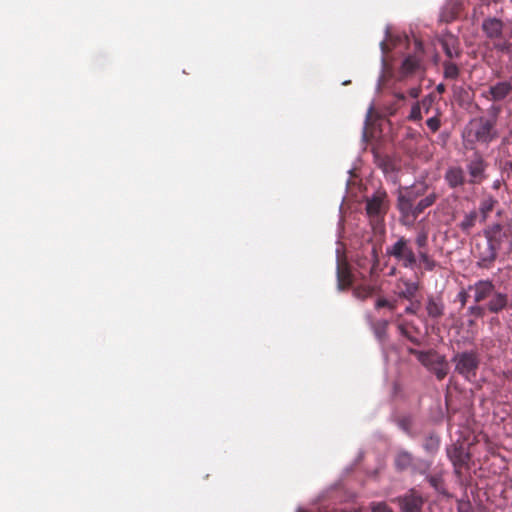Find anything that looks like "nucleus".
<instances>
[{
  "label": "nucleus",
  "instance_id": "41",
  "mask_svg": "<svg viewBox=\"0 0 512 512\" xmlns=\"http://www.w3.org/2000/svg\"><path fill=\"white\" fill-rule=\"evenodd\" d=\"M371 512H393L385 502L372 503Z\"/></svg>",
  "mask_w": 512,
  "mask_h": 512
},
{
  "label": "nucleus",
  "instance_id": "28",
  "mask_svg": "<svg viewBox=\"0 0 512 512\" xmlns=\"http://www.w3.org/2000/svg\"><path fill=\"white\" fill-rule=\"evenodd\" d=\"M443 74L446 79L455 80L460 74L459 66L453 60H445L443 62Z\"/></svg>",
  "mask_w": 512,
  "mask_h": 512
},
{
  "label": "nucleus",
  "instance_id": "36",
  "mask_svg": "<svg viewBox=\"0 0 512 512\" xmlns=\"http://www.w3.org/2000/svg\"><path fill=\"white\" fill-rule=\"evenodd\" d=\"M375 307L377 309H380V308H388L389 310L393 311L396 309L397 307V301L394 300V301H389L385 298H379L376 303H375Z\"/></svg>",
  "mask_w": 512,
  "mask_h": 512
},
{
  "label": "nucleus",
  "instance_id": "23",
  "mask_svg": "<svg viewBox=\"0 0 512 512\" xmlns=\"http://www.w3.org/2000/svg\"><path fill=\"white\" fill-rule=\"evenodd\" d=\"M448 456L455 468H461L469 461V455L465 453L462 447L454 446L452 450L448 451Z\"/></svg>",
  "mask_w": 512,
  "mask_h": 512
},
{
  "label": "nucleus",
  "instance_id": "34",
  "mask_svg": "<svg viewBox=\"0 0 512 512\" xmlns=\"http://www.w3.org/2000/svg\"><path fill=\"white\" fill-rule=\"evenodd\" d=\"M502 112V107L496 103H493L488 109L487 113L489 115V118H486V120H493L494 124H497V119L499 115Z\"/></svg>",
  "mask_w": 512,
  "mask_h": 512
},
{
  "label": "nucleus",
  "instance_id": "10",
  "mask_svg": "<svg viewBox=\"0 0 512 512\" xmlns=\"http://www.w3.org/2000/svg\"><path fill=\"white\" fill-rule=\"evenodd\" d=\"M395 502L403 512H421L425 499L415 488H410L404 495L397 497Z\"/></svg>",
  "mask_w": 512,
  "mask_h": 512
},
{
  "label": "nucleus",
  "instance_id": "14",
  "mask_svg": "<svg viewBox=\"0 0 512 512\" xmlns=\"http://www.w3.org/2000/svg\"><path fill=\"white\" fill-rule=\"evenodd\" d=\"M446 185L451 190H460L468 183L464 169L459 165L449 166L443 175Z\"/></svg>",
  "mask_w": 512,
  "mask_h": 512
},
{
  "label": "nucleus",
  "instance_id": "11",
  "mask_svg": "<svg viewBox=\"0 0 512 512\" xmlns=\"http://www.w3.org/2000/svg\"><path fill=\"white\" fill-rule=\"evenodd\" d=\"M437 40L447 57L446 60H455L462 56L460 41L458 37L452 34L450 31L445 30L444 32H442L437 37Z\"/></svg>",
  "mask_w": 512,
  "mask_h": 512
},
{
  "label": "nucleus",
  "instance_id": "27",
  "mask_svg": "<svg viewBox=\"0 0 512 512\" xmlns=\"http://www.w3.org/2000/svg\"><path fill=\"white\" fill-rule=\"evenodd\" d=\"M478 214L476 211H471L465 214L463 220L458 224L462 232L469 234L471 229L476 225Z\"/></svg>",
  "mask_w": 512,
  "mask_h": 512
},
{
  "label": "nucleus",
  "instance_id": "35",
  "mask_svg": "<svg viewBox=\"0 0 512 512\" xmlns=\"http://www.w3.org/2000/svg\"><path fill=\"white\" fill-rule=\"evenodd\" d=\"M415 244L418 247V250L426 248L428 244V233L425 230H421L415 239Z\"/></svg>",
  "mask_w": 512,
  "mask_h": 512
},
{
  "label": "nucleus",
  "instance_id": "17",
  "mask_svg": "<svg viewBox=\"0 0 512 512\" xmlns=\"http://www.w3.org/2000/svg\"><path fill=\"white\" fill-rule=\"evenodd\" d=\"M481 30L487 40L497 37L505 31V23L495 16H489L482 21Z\"/></svg>",
  "mask_w": 512,
  "mask_h": 512
},
{
  "label": "nucleus",
  "instance_id": "21",
  "mask_svg": "<svg viewBox=\"0 0 512 512\" xmlns=\"http://www.w3.org/2000/svg\"><path fill=\"white\" fill-rule=\"evenodd\" d=\"M366 211L370 217L379 218L385 214L384 201L382 197L375 196L366 203Z\"/></svg>",
  "mask_w": 512,
  "mask_h": 512
},
{
  "label": "nucleus",
  "instance_id": "53",
  "mask_svg": "<svg viewBox=\"0 0 512 512\" xmlns=\"http://www.w3.org/2000/svg\"><path fill=\"white\" fill-rule=\"evenodd\" d=\"M395 97H396L398 100H400V101H404V100H405V98H406V97H405V95H404L403 93H401V92H399V93H395Z\"/></svg>",
  "mask_w": 512,
  "mask_h": 512
},
{
  "label": "nucleus",
  "instance_id": "6",
  "mask_svg": "<svg viewBox=\"0 0 512 512\" xmlns=\"http://www.w3.org/2000/svg\"><path fill=\"white\" fill-rule=\"evenodd\" d=\"M435 190L429 191L410 207V211L404 210L400 213L399 222L406 227H412L417 218L429 207L433 206L438 199Z\"/></svg>",
  "mask_w": 512,
  "mask_h": 512
},
{
  "label": "nucleus",
  "instance_id": "24",
  "mask_svg": "<svg viewBox=\"0 0 512 512\" xmlns=\"http://www.w3.org/2000/svg\"><path fill=\"white\" fill-rule=\"evenodd\" d=\"M428 483L435 489L436 492L439 494L445 495L446 489L444 485V478L443 474L441 472L435 473V474H428L424 475Z\"/></svg>",
  "mask_w": 512,
  "mask_h": 512
},
{
  "label": "nucleus",
  "instance_id": "51",
  "mask_svg": "<svg viewBox=\"0 0 512 512\" xmlns=\"http://www.w3.org/2000/svg\"><path fill=\"white\" fill-rule=\"evenodd\" d=\"M407 339H408L409 341H411L412 343L416 344V345H419V344H420V341H419L416 337H413V336H411V335H408V336H407Z\"/></svg>",
  "mask_w": 512,
  "mask_h": 512
},
{
  "label": "nucleus",
  "instance_id": "45",
  "mask_svg": "<svg viewBox=\"0 0 512 512\" xmlns=\"http://www.w3.org/2000/svg\"><path fill=\"white\" fill-rule=\"evenodd\" d=\"M418 257L421 263L426 262L428 259L431 258L427 251H425L424 249L418 250Z\"/></svg>",
  "mask_w": 512,
  "mask_h": 512
},
{
  "label": "nucleus",
  "instance_id": "9",
  "mask_svg": "<svg viewBox=\"0 0 512 512\" xmlns=\"http://www.w3.org/2000/svg\"><path fill=\"white\" fill-rule=\"evenodd\" d=\"M489 164L483 157V155L475 151L466 160V169L468 172V184L479 185L487 179V168Z\"/></svg>",
  "mask_w": 512,
  "mask_h": 512
},
{
  "label": "nucleus",
  "instance_id": "49",
  "mask_svg": "<svg viewBox=\"0 0 512 512\" xmlns=\"http://www.w3.org/2000/svg\"><path fill=\"white\" fill-rule=\"evenodd\" d=\"M445 85L443 83H440L436 86V91L439 93V94H442L445 92Z\"/></svg>",
  "mask_w": 512,
  "mask_h": 512
},
{
  "label": "nucleus",
  "instance_id": "48",
  "mask_svg": "<svg viewBox=\"0 0 512 512\" xmlns=\"http://www.w3.org/2000/svg\"><path fill=\"white\" fill-rule=\"evenodd\" d=\"M420 94V89L419 88H412L409 90V95L412 97V98H418Z\"/></svg>",
  "mask_w": 512,
  "mask_h": 512
},
{
  "label": "nucleus",
  "instance_id": "55",
  "mask_svg": "<svg viewBox=\"0 0 512 512\" xmlns=\"http://www.w3.org/2000/svg\"><path fill=\"white\" fill-rule=\"evenodd\" d=\"M500 230H501L500 225H496V226L494 227V233H495L496 231H500Z\"/></svg>",
  "mask_w": 512,
  "mask_h": 512
},
{
  "label": "nucleus",
  "instance_id": "4",
  "mask_svg": "<svg viewBox=\"0 0 512 512\" xmlns=\"http://www.w3.org/2000/svg\"><path fill=\"white\" fill-rule=\"evenodd\" d=\"M417 360L430 372L434 373L438 380H443L448 374V363L444 356L439 355L435 350L420 351L414 348L408 349Z\"/></svg>",
  "mask_w": 512,
  "mask_h": 512
},
{
  "label": "nucleus",
  "instance_id": "33",
  "mask_svg": "<svg viewBox=\"0 0 512 512\" xmlns=\"http://www.w3.org/2000/svg\"><path fill=\"white\" fill-rule=\"evenodd\" d=\"M422 118H423V116H422L421 106L418 101L412 106L407 119L412 122H419L422 120Z\"/></svg>",
  "mask_w": 512,
  "mask_h": 512
},
{
  "label": "nucleus",
  "instance_id": "3",
  "mask_svg": "<svg viewBox=\"0 0 512 512\" xmlns=\"http://www.w3.org/2000/svg\"><path fill=\"white\" fill-rule=\"evenodd\" d=\"M393 465L399 473L409 471L412 475H426L430 470L431 462L417 458L407 450L400 449L394 455Z\"/></svg>",
  "mask_w": 512,
  "mask_h": 512
},
{
  "label": "nucleus",
  "instance_id": "38",
  "mask_svg": "<svg viewBox=\"0 0 512 512\" xmlns=\"http://www.w3.org/2000/svg\"><path fill=\"white\" fill-rule=\"evenodd\" d=\"M486 310L485 306L473 305L468 308V313L474 317L481 318L485 315Z\"/></svg>",
  "mask_w": 512,
  "mask_h": 512
},
{
  "label": "nucleus",
  "instance_id": "31",
  "mask_svg": "<svg viewBox=\"0 0 512 512\" xmlns=\"http://www.w3.org/2000/svg\"><path fill=\"white\" fill-rule=\"evenodd\" d=\"M375 288L370 285L358 286L354 289L353 293L355 297L359 299H366L373 295Z\"/></svg>",
  "mask_w": 512,
  "mask_h": 512
},
{
  "label": "nucleus",
  "instance_id": "44",
  "mask_svg": "<svg viewBox=\"0 0 512 512\" xmlns=\"http://www.w3.org/2000/svg\"><path fill=\"white\" fill-rule=\"evenodd\" d=\"M457 298L460 301L461 306H465V304L467 303L468 294L466 291L462 290L458 293Z\"/></svg>",
  "mask_w": 512,
  "mask_h": 512
},
{
  "label": "nucleus",
  "instance_id": "12",
  "mask_svg": "<svg viewBox=\"0 0 512 512\" xmlns=\"http://www.w3.org/2000/svg\"><path fill=\"white\" fill-rule=\"evenodd\" d=\"M512 93L510 81H499L491 84L487 90L481 92V97L487 101L498 103L504 101Z\"/></svg>",
  "mask_w": 512,
  "mask_h": 512
},
{
  "label": "nucleus",
  "instance_id": "29",
  "mask_svg": "<svg viewBox=\"0 0 512 512\" xmlns=\"http://www.w3.org/2000/svg\"><path fill=\"white\" fill-rule=\"evenodd\" d=\"M389 322L387 320H379L373 324V331L379 341H384L387 338V329Z\"/></svg>",
  "mask_w": 512,
  "mask_h": 512
},
{
  "label": "nucleus",
  "instance_id": "19",
  "mask_svg": "<svg viewBox=\"0 0 512 512\" xmlns=\"http://www.w3.org/2000/svg\"><path fill=\"white\" fill-rule=\"evenodd\" d=\"M492 45V49L501 55H507L512 57V30L510 33L503 31L497 37L489 40Z\"/></svg>",
  "mask_w": 512,
  "mask_h": 512
},
{
  "label": "nucleus",
  "instance_id": "46",
  "mask_svg": "<svg viewBox=\"0 0 512 512\" xmlns=\"http://www.w3.org/2000/svg\"><path fill=\"white\" fill-rule=\"evenodd\" d=\"M419 304H411L405 308V313L410 315H416L418 310Z\"/></svg>",
  "mask_w": 512,
  "mask_h": 512
},
{
  "label": "nucleus",
  "instance_id": "13",
  "mask_svg": "<svg viewBox=\"0 0 512 512\" xmlns=\"http://www.w3.org/2000/svg\"><path fill=\"white\" fill-rule=\"evenodd\" d=\"M424 49L420 41H415V53L408 55L402 62L401 74L409 76L417 73L422 67Z\"/></svg>",
  "mask_w": 512,
  "mask_h": 512
},
{
  "label": "nucleus",
  "instance_id": "56",
  "mask_svg": "<svg viewBox=\"0 0 512 512\" xmlns=\"http://www.w3.org/2000/svg\"><path fill=\"white\" fill-rule=\"evenodd\" d=\"M358 266L364 267V264L358 262Z\"/></svg>",
  "mask_w": 512,
  "mask_h": 512
},
{
  "label": "nucleus",
  "instance_id": "1",
  "mask_svg": "<svg viewBox=\"0 0 512 512\" xmlns=\"http://www.w3.org/2000/svg\"><path fill=\"white\" fill-rule=\"evenodd\" d=\"M468 289L474 291L475 303L487 301L485 307L490 313L498 314L510 306L509 295L497 290L493 281L489 279L478 280Z\"/></svg>",
  "mask_w": 512,
  "mask_h": 512
},
{
  "label": "nucleus",
  "instance_id": "30",
  "mask_svg": "<svg viewBox=\"0 0 512 512\" xmlns=\"http://www.w3.org/2000/svg\"><path fill=\"white\" fill-rule=\"evenodd\" d=\"M440 445V439L438 436L430 435L425 438V441L423 443V449L430 454L435 453Z\"/></svg>",
  "mask_w": 512,
  "mask_h": 512
},
{
  "label": "nucleus",
  "instance_id": "32",
  "mask_svg": "<svg viewBox=\"0 0 512 512\" xmlns=\"http://www.w3.org/2000/svg\"><path fill=\"white\" fill-rule=\"evenodd\" d=\"M441 113L439 109H436V113L434 116L430 117L426 121L427 127L431 130V132L435 133L437 132L441 127V119H440Z\"/></svg>",
  "mask_w": 512,
  "mask_h": 512
},
{
  "label": "nucleus",
  "instance_id": "37",
  "mask_svg": "<svg viewBox=\"0 0 512 512\" xmlns=\"http://www.w3.org/2000/svg\"><path fill=\"white\" fill-rule=\"evenodd\" d=\"M433 97L431 95L425 96L421 101H419L421 106V111L425 114H429L433 104Z\"/></svg>",
  "mask_w": 512,
  "mask_h": 512
},
{
  "label": "nucleus",
  "instance_id": "15",
  "mask_svg": "<svg viewBox=\"0 0 512 512\" xmlns=\"http://www.w3.org/2000/svg\"><path fill=\"white\" fill-rule=\"evenodd\" d=\"M425 312L427 319L438 323L444 316L445 304L441 296L429 295L425 301Z\"/></svg>",
  "mask_w": 512,
  "mask_h": 512
},
{
  "label": "nucleus",
  "instance_id": "8",
  "mask_svg": "<svg viewBox=\"0 0 512 512\" xmlns=\"http://www.w3.org/2000/svg\"><path fill=\"white\" fill-rule=\"evenodd\" d=\"M429 191L430 187L425 182L416 183L410 187L400 190L396 203L399 214L404 210L410 211L411 205L416 203L418 199L425 196Z\"/></svg>",
  "mask_w": 512,
  "mask_h": 512
},
{
  "label": "nucleus",
  "instance_id": "16",
  "mask_svg": "<svg viewBox=\"0 0 512 512\" xmlns=\"http://www.w3.org/2000/svg\"><path fill=\"white\" fill-rule=\"evenodd\" d=\"M463 9V0H446L440 11L439 21L443 23L453 22L460 16Z\"/></svg>",
  "mask_w": 512,
  "mask_h": 512
},
{
  "label": "nucleus",
  "instance_id": "2",
  "mask_svg": "<svg viewBox=\"0 0 512 512\" xmlns=\"http://www.w3.org/2000/svg\"><path fill=\"white\" fill-rule=\"evenodd\" d=\"M463 136L471 144L479 143L488 146L499 138V132L493 120L479 117L469 122L465 127Z\"/></svg>",
  "mask_w": 512,
  "mask_h": 512
},
{
  "label": "nucleus",
  "instance_id": "52",
  "mask_svg": "<svg viewBox=\"0 0 512 512\" xmlns=\"http://www.w3.org/2000/svg\"><path fill=\"white\" fill-rule=\"evenodd\" d=\"M398 328H399V330H400V333H401L403 336H405V337L407 338V336H408L409 334H408L407 330L404 328V326H403V325H399V327H398Z\"/></svg>",
  "mask_w": 512,
  "mask_h": 512
},
{
  "label": "nucleus",
  "instance_id": "40",
  "mask_svg": "<svg viewBox=\"0 0 512 512\" xmlns=\"http://www.w3.org/2000/svg\"><path fill=\"white\" fill-rule=\"evenodd\" d=\"M458 512H475L472 504L468 500H459L457 503Z\"/></svg>",
  "mask_w": 512,
  "mask_h": 512
},
{
  "label": "nucleus",
  "instance_id": "5",
  "mask_svg": "<svg viewBox=\"0 0 512 512\" xmlns=\"http://www.w3.org/2000/svg\"><path fill=\"white\" fill-rule=\"evenodd\" d=\"M386 254L393 257L404 268L412 269L417 264V255L410 245V240L404 236L398 237L395 243L387 247Z\"/></svg>",
  "mask_w": 512,
  "mask_h": 512
},
{
  "label": "nucleus",
  "instance_id": "26",
  "mask_svg": "<svg viewBox=\"0 0 512 512\" xmlns=\"http://www.w3.org/2000/svg\"><path fill=\"white\" fill-rule=\"evenodd\" d=\"M497 257L496 252V246L492 239H489L486 242V250L484 253L479 254L480 260L483 262L484 265L490 264L493 262Z\"/></svg>",
  "mask_w": 512,
  "mask_h": 512
},
{
  "label": "nucleus",
  "instance_id": "50",
  "mask_svg": "<svg viewBox=\"0 0 512 512\" xmlns=\"http://www.w3.org/2000/svg\"><path fill=\"white\" fill-rule=\"evenodd\" d=\"M503 375L506 379H508L512 383V368L506 372H503Z\"/></svg>",
  "mask_w": 512,
  "mask_h": 512
},
{
  "label": "nucleus",
  "instance_id": "47",
  "mask_svg": "<svg viewBox=\"0 0 512 512\" xmlns=\"http://www.w3.org/2000/svg\"><path fill=\"white\" fill-rule=\"evenodd\" d=\"M502 0H479L482 6H490L491 4H498Z\"/></svg>",
  "mask_w": 512,
  "mask_h": 512
},
{
  "label": "nucleus",
  "instance_id": "57",
  "mask_svg": "<svg viewBox=\"0 0 512 512\" xmlns=\"http://www.w3.org/2000/svg\"><path fill=\"white\" fill-rule=\"evenodd\" d=\"M511 2H512V0H511Z\"/></svg>",
  "mask_w": 512,
  "mask_h": 512
},
{
  "label": "nucleus",
  "instance_id": "25",
  "mask_svg": "<svg viewBox=\"0 0 512 512\" xmlns=\"http://www.w3.org/2000/svg\"><path fill=\"white\" fill-rule=\"evenodd\" d=\"M498 201L492 196L484 197L479 205V212L482 216L483 221L487 219L489 214L494 210Z\"/></svg>",
  "mask_w": 512,
  "mask_h": 512
},
{
  "label": "nucleus",
  "instance_id": "43",
  "mask_svg": "<svg viewBox=\"0 0 512 512\" xmlns=\"http://www.w3.org/2000/svg\"><path fill=\"white\" fill-rule=\"evenodd\" d=\"M423 267L425 270L427 271H433L436 266H437V263L434 259H432V257L430 259H428L426 262H423Z\"/></svg>",
  "mask_w": 512,
  "mask_h": 512
},
{
  "label": "nucleus",
  "instance_id": "39",
  "mask_svg": "<svg viewBox=\"0 0 512 512\" xmlns=\"http://www.w3.org/2000/svg\"><path fill=\"white\" fill-rule=\"evenodd\" d=\"M370 254L371 259L369 262L371 263V266L369 268V272L372 273L376 266L379 264L378 250L376 246L372 247Z\"/></svg>",
  "mask_w": 512,
  "mask_h": 512
},
{
  "label": "nucleus",
  "instance_id": "20",
  "mask_svg": "<svg viewBox=\"0 0 512 512\" xmlns=\"http://www.w3.org/2000/svg\"><path fill=\"white\" fill-rule=\"evenodd\" d=\"M395 288L399 298L411 301L419 290V284L409 279L400 278L397 280Z\"/></svg>",
  "mask_w": 512,
  "mask_h": 512
},
{
  "label": "nucleus",
  "instance_id": "42",
  "mask_svg": "<svg viewBox=\"0 0 512 512\" xmlns=\"http://www.w3.org/2000/svg\"><path fill=\"white\" fill-rule=\"evenodd\" d=\"M399 426L401 429H403L405 432L409 433L410 427H411V420L407 417H404L399 420Z\"/></svg>",
  "mask_w": 512,
  "mask_h": 512
},
{
  "label": "nucleus",
  "instance_id": "54",
  "mask_svg": "<svg viewBox=\"0 0 512 512\" xmlns=\"http://www.w3.org/2000/svg\"><path fill=\"white\" fill-rule=\"evenodd\" d=\"M500 186H501V181H500V180H495V181L493 182V186H492V187H493V189H496V190H497V189H499V188H500Z\"/></svg>",
  "mask_w": 512,
  "mask_h": 512
},
{
  "label": "nucleus",
  "instance_id": "7",
  "mask_svg": "<svg viewBox=\"0 0 512 512\" xmlns=\"http://www.w3.org/2000/svg\"><path fill=\"white\" fill-rule=\"evenodd\" d=\"M452 361L455 363V371L465 379L470 380L476 376L480 364V358L476 351L457 353Z\"/></svg>",
  "mask_w": 512,
  "mask_h": 512
},
{
  "label": "nucleus",
  "instance_id": "18",
  "mask_svg": "<svg viewBox=\"0 0 512 512\" xmlns=\"http://www.w3.org/2000/svg\"><path fill=\"white\" fill-rule=\"evenodd\" d=\"M492 45V49L501 55H507L512 57V30L510 33L503 31L497 37L489 40Z\"/></svg>",
  "mask_w": 512,
  "mask_h": 512
},
{
  "label": "nucleus",
  "instance_id": "22",
  "mask_svg": "<svg viewBox=\"0 0 512 512\" xmlns=\"http://www.w3.org/2000/svg\"><path fill=\"white\" fill-rule=\"evenodd\" d=\"M337 281L339 289H346L352 284V274L347 263H338Z\"/></svg>",
  "mask_w": 512,
  "mask_h": 512
}]
</instances>
